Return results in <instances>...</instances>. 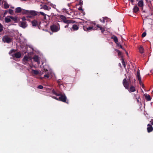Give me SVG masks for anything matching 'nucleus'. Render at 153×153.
I'll return each instance as SVG.
<instances>
[{"mask_svg": "<svg viewBox=\"0 0 153 153\" xmlns=\"http://www.w3.org/2000/svg\"><path fill=\"white\" fill-rule=\"evenodd\" d=\"M52 92L53 94H55L56 96H59L58 98L54 97H53V98L58 100L64 102H66L67 98L65 94L63 95L60 93H58L53 90V91Z\"/></svg>", "mask_w": 153, "mask_h": 153, "instance_id": "1", "label": "nucleus"}, {"mask_svg": "<svg viewBox=\"0 0 153 153\" xmlns=\"http://www.w3.org/2000/svg\"><path fill=\"white\" fill-rule=\"evenodd\" d=\"M12 38L9 37L8 35H5L2 38V41L4 43H10L12 42Z\"/></svg>", "mask_w": 153, "mask_h": 153, "instance_id": "2", "label": "nucleus"}, {"mask_svg": "<svg viewBox=\"0 0 153 153\" xmlns=\"http://www.w3.org/2000/svg\"><path fill=\"white\" fill-rule=\"evenodd\" d=\"M96 25L95 24H93L92 26L87 27L86 26H83V29L85 31H91L92 30H97V29L96 28Z\"/></svg>", "mask_w": 153, "mask_h": 153, "instance_id": "3", "label": "nucleus"}, {"mask_svg": "<svg viewBox=\"0 0 153 153\" xmlns=\"http://www.w3.org/2000/svg\"><path fill=\"white\" fill-rule=\"evenodd\" d=\"M60 18L62 20L63 22L67 24H69L70 23H73L74 22L72 20H67L66 18L63 15L60 16Z\"/></svg>", "mask_w": 153, "mask_h": 153, "instance_id": "4", "label": "nucleus"}, {"mask_svg": "<svg viewBox=\"0 0 153 153\" xmlns=\"http://www.w3.org/2000/svg\"><path fill=\"white\" fill-rule=\"evenodd\" d=\"M12 56L13 57V59L16 60L15 58H19L21 57V54L20 52H17L14 54L12 55Z\"/></svg>", "mask_w": 153, "mask_h": 153, "instance_id": "5", "label": "nucleus"}, {"mask_svg": "<svg viewBox=\"0 0 153 153\" xmlns=\"http://www.w3.org/2000/svg\"><path fill=\"white\" fill-rule=\"evenodd\" d=\"M29 62V56L26 55L23 60V63L25 65H27Z\"/></svg>", "mask_w": 153, "mask_h": 153, "instance_id": "6", "label": "nucleus"}, {"mask_svg": "<svg viewBox=\"0 0 153 153\" xmlns=\"http://www.w3.org/2000/svg\"><path fill=\"white\" fill-rule=\"evenodd\" d=\"M38 12L34 10L29 11V18L32 17L37 15Z\"/></svg>", "mask_w": 153, "mask_h": 153, "instance_id": "7", "label": "nucleus"}, {"mask_svg": "<svg viewBox=\"0 0 153 153\" xmlns=\"http://www.w3.org/2000/svg\"><path fill=\"white\" fill-rule=\"evenodd\" d=\"M51 30L53 32H57L59 30L58 27L55 25H53L51 27Z\"/></svg>", "mask_w": 153, "mask_h": 153, "instance_id": "8", "label": "nucleus"}, {"mask_svg": "<svg viewBox=\"0 0 153 153\" xmlns=\"http://www.w3.org/2000/svg\"><path fill=\"white\" fill-rule=\"evenodd\" d=\"M123 84L124 86L125 87L126 89H127L128 88V84L126 79H124L123 80Z\"/></svg>", "mask_w": 153, "mask_h": 153, "instance_id": "9", "label": "nucleus"}, {"mask_svg": "<svg viewBox=\"0 0 153 153\" xmlns=\"http://www.w3.org/2000/svg\"><path fill=\"white\" fill-rule=\"evenodd\" d=\"M137 78L138 79V80L139 81V83L140 84V85H141L142 81H141V78L140 77V72H139V71H138L137 72Z\"/></svg>", "mask_w": 153, "mask_h": 153, "instance_id": "10", "label": "nucleus"}, {"mask_svg": "<svg viewBox=\"0 0 153 153\" xmlns=\"http://www.w3.org/2000/svg\"><path fill=\"white\" fill-rule=\"evenodd\" d=\"M95 27L96 28H97L96 27L99 28L101 30L102 33L105 30V27H101L100 25H96Z\"/></svg>", "mask_w": 153, "mask_h": 153, "instance_id": "11", "label": "nucleus"}, {"mask_svg": "<svg viewBox=\"0 0 153 153\" xmlns=\"http://www.w3.org/2000/svg\"><path fill=\"white\" fill-rule=\"evenodd\" d=\"M78 29L79 27L76 25H73L71 28V31H74L77 30Z\"/></svg>", "mask_w": 153, "mask_h": 153, "instance_id": "12", "label": "nucleus"}, {"mask_svg": "<svg viewBox=\"0 0 153 153\" xmlns=\"http://www.w3.org/2000/svg\"><path fill=\"white\" fill-rule=\"evenodd\" d=\"M20 26L23 28H25L26 27L27 25L26 24V22H20Z\"/></svg>", "mask_w": 153, "mask_h": 153, "instance_id": "13", "label": "nucleus"}, {"mask_svg": "<svg viewBox=\"0 0 153 153\" xmlns=\"http://www.w3.org/2000/svg\"><path fill=\"white\" fill-rule=\"evenodd\" d=\"M148 127L147 128V131L148 132H150L152 131L153 129V128L152 126L149 124H148L147 125Z\"/></svg>", "mask_w": 153, "mask_h": 153, "instance_id": "14", "label": "nucleus"}, {"mask_svg": "<svg viewBox=\"0 0 153 153\" xmlns=\"http://www.w3.org/2000/svg\"><path fill=\"white\" fill-rule=\"evenodd\" d=\"M22 9L20 7H16L15 9V12L16 13H19L22 12Z\"/></svg>", "mask_w": 153, "mask_h": 153, "instance_id": "15", "label": "nucleus"}, {"mask_svg": "<svg viewBox=\"0 0 153 153\" xmlns=\"http://www.w3.org/2000/svg\"><path fill=\"white\" fill-rule=\"evenodd\" d=\"M8 17H9L12 20H13L15 22H16L17 20L18 17L17 16H8Z\"/></svg>", "mask_w": 153, "mask_h": 153, "instance_id": "16", "label": "nucleus"}, {"mask_svg": "<svg viewBox=\"0 0 153 153\" xmlns=\"http://www.w3.org/2000/svg\"><path fill=\"white\" fill-rule=\"evenodd\" d=\"M136 91V89L133 86H131L129 89L128 90V91L130 92H133Z\"/></svg>", "mask_w": 153, "mask_h": 153, "instance_id": "17", "label": "nucleus"}, {"mask_svg": "<svg viewBox=\"0 0 153 153\" xmlns=\"http://www.w3.org/2000/svg\"><path fill=\"white\" fill-rule=\"evenodd\" d=\"M33 26H36L38 25V22L36 20H34L31 22Z\"/></svg>", "mask_w": 153, "mask_h": 153, "instance_id": "18", "label": "nucleus"}, {"mask_svg": "<svg viewBox=\"0 0 153 153\" xmlns=\"http://www.w3.org/2000/svg\"><path fill=\"white\" fill-rule=\"evenodd\" d=\"M4 8L5 9H7L9 8V4L7 3V2L4 1Z\"/></svg>", "mask_w": 153, "mask_h": 153, "instance_id": "19", "label": "nucleus"}, {"mask_svg": "<svg viewBox=\"0 0 153 153\" xmlns=\"http://www.w3.org/2000/svg\"><path fill=\"white\" fill-rule=\"evenodd\" d=\"M21 12L22 14L23 15L28 14L29 13V10L22 9Z\"/></svg>", "mask_w": 153, "mask_h": 153, "instance_id": "20", "label": "nucleus"}, {"mask_svg": "<svg viewBox=\"0 0 153 153\" xmlns=\"http://www.w3.org/2000/svg\"><path fill=\"white\" fill-rule=\"evenodd\" d=\"M5 22L6 23H8L11 22V19L8 16L5 18Z\"/></svg>", "mask_w": 153, "mask_h": 153, "instance_id": "21", "label": "nucleus"}, {"mask_svg": "<svg viewBox=\"0 0 153 153\" xmlns=\"http://www.w3.org/2000/svg\"><path fill=\"white\" fill-rule=\"evenodd\" d=\"M138 6L140 7H143V1L142 0L139 1L138 2Z\"/></svg>", "mask_w": 153, "mask_h": 153, "instance_id": "22", "label": "nucleus"}, {"mask_svg": "<svg viewBox=\"0 0 153 153\" xmlns=\"http://www.w3.org/2000/svg\"><path fill=\"white\" fill-rule=\"evenodd\" d=\"M139 10V9L137 6H134L133 8V11L135 13H137Z\"/></svg>", "mask_w": 153, "mask_h": 153, "instance_id": "23", "label": "nucleus"}, {"mask_svg": "<svg viewBox=\"0 0 153 153\" xmlns=\"http://www.w3.org/2000/svg\"><path fill=\"white\" fill-rule=\"evenodd\" d=\"M145 97L147 101H150L151 100V98L150 96L148 94H146L145 96Z\"/></svg>", "mask_w": 153, "mask_h": 153, "instance_id": "24", "label": "nucleus"}, {"mask_svg": "<svg viewBox=\"0 0 153 153\" xmlns=\"http://www.w3.org/2000/svg\"><path fill=\"white\" fill-rule=\"evenodd\" d=\"M34 61L39 63V57L37 56H35L33 57Z\"/></svg>", "mask_w": 153, "mask_h": 153, "instance_id": "25", "label": "nucleus"}, {"mask_svg": "<svg viewBox=\"0 0 153 153\" xmlns=\"http://www.w3.org/2000/svg\"><path fill=\"white\" fill-rule=\"evenodd\" d=\"M139 49L140 51V52L141 53H142L143 52L144 49L143 46H140V47L139 48Z\"/></svg>", "mask_w": 153, "mask_h": 153, "instance_id": "26", "label": "nucleus"}, {"mask_svg": "<svg viewBox=\"0 0 153 153\" xmlns=\"http://www.w3.org/2000/svg\"><path fill=\"white\" fill-rule=\"evenodd\" d=\"M114 41L116 43H117L118 42V40L116 36H114L113 38Z\"/></svg>", "mask_w": 153, "mask_h": 153, "instance_id": "27", "label": "nucleus"}, {"mask_svg": "<svg viewBox=\"0 0 153 153\" xmlns=\"http://www.w3.org/2000/svg\"><path fill=\"white\" fill-rule=\"evenodd\" d=\"M32 73L35 74H38V71L37 70H32Z\"/></svg>", "mask_w": 153, "mask_h": 153, "instance_id": "28", "label": "nucleus"}, {"mask_svg": "<svg viewBox=\"0 0 153 153\" xmlns=\"http://www.w3.org/2000/svg\"><path fill=\"white\" fill-rule=\"evenodd\" d=\"M43 8L44 9V10H49V7L47 6L46 5H44V6L43 7Z\"/></svg>", "mask_w": 153, "mask_h": 153, "instance_id": "29", "label": "nucleus"}, {"mask_svg": "<svg viewBox=\"0 0 153 153\" xmlns=\"http://www.w3.org/2000/svg\"><path fill=\"white\" fill-rule=\"evenodd\" d=\"M9 13L10 15H13V11L12 10L10 9L9 10Z\"/></svg>", "mask_w": 153, "mask_h": 153, "instance_id": "30", "label": "nucleus"}, {"mask_svg": "<svg viewBox=\"0 0 153 153\" xmlns=\"http://www.w3.org/2000/svg\"><path fill=\"white\" fill-rule=\"evenodd\" d=\"M16 51V50L14 49L11 50L9 52V54H10L13 52H15Z\"/></svg>", "mask_w": 153, "mask_h": 153, "instance_id": "31", "label": "nucleus"}, {"mask_svg": "<svg viewBox=\"0 0 153 153\" xmlns=\"http://www.w3.org/2000/svg\"><path fill=\"white\" fill-rule=\"evenodd\" d=\"M3 27L2 25L0 23V32H1L3 30Z\"/></svg>", "mask_w": 153, "mask_h": 153, "instance_id": "32", "label": "nucleus"}, {"mask_svg": "<svg viewBox=\"0 0 153 153\" xmlns=\"http://www.w3.org/2000/svg\"><path fill=\"white\" fill-rule=\"evenodd\" d=\"M29 17V16L28 15L27 16V19H26L25 17H23L22 18V21H24L25 20H28V17Z\"/></svg>", "mask_w": 153, "mask_h": 153, "instance_id": "33", "label": "nucleus"}, {"mask_svg": "<svg viewBox=\"0 0 153 153\" xmlns=\"http://www.w3.org/2000/svg\"><path fill=\"white\" fill-rule=\"evenodd\" d=\"M50 77V74L49 72L47 74H46L44 75V77H46L47 78H48Z\"/></svg>", "mask_w": 153, "mask_h": 153, "instance_id": "34", "label": "nucleus"}, {"mask_svg": "<svg viewBox=\"0 0 153 153\" xmlns=\"http://www.w3.org/2000/svg\"><path fill=\"white\" fill-rule=\"evenodd\" d=\"M134 97L136 99H139V96L138 94H136L135 95Z\"/></svg>", "mask_w": 153, "mask_h": 153, "instance_id": "35", "label": "nucleus"}, {"mask_svg": "<svg viewBox=\"0 0 153 153\" xmlns=\"http://www.w3.org/2000/svg\"><path fill=\"white\" fill-rule=\"evenodd\" d=\"M146 33L145 32L143 33L142 34V37H145L146 35Z\"/></svg>", "mask_w": 153, "mask_h": 153, "instance_id": "36", "label": "nucleus"}, {"mask_svg": "<svg viewBox=\"0 0 153 153\" xmlns=\"http://www.w3.org/2000/svg\"><path fill=\"white\" fill-rule=\"evenodd\" d=\"M122 63L124 67V68H125L126 66V64L123 60H122Z\"/></svg>", "mask_w": 153, "mask_h": 153, "instance_id": "37", "label": "nucleus"}, {"mask_svg": "<svg viewBox=\"0 0 153 153\" xmlns=\"http://www.w3.org/2000/svg\"><path fill=\"white\" fill-rule=\"evenodd\" d=\"M40 13L41 14V15L44 16L45 18V17L46 14L44 13L43 12H40Z\"/></svg>", "mask_w": 153, "mask_h": 153, "instance_id": "38", "label": "nucleus"}, {"mask_svg": "<svg viewBox=\"0 0 153 153\" xmlns=\"http://www.w3.org/2000/svg\"><path fill=\"white\" fill-rule=\"evenodd\" d=\"M38 88L40 89H42L43 88V87L42 85H40L38 86Z\"/></svg>", "mask_w": 153, "mask_h": 153, "instance_id": "39", "label": "nucleus"}, {"mask_svg": "<svg viewBox=\"0 0 153 153\" xmlns=\"http://www.w3.org/2000/svg\"><path fill=\"white\" fill-rule=\"evenodd\" d=\"M102 19H103L102 20L101 19H100V21H101V22H102L103 23H104L105 22V21L104 20L105 18H103Z\"/></svg>", "mask_w": 153, "mask_h": 153, "instance_id": "40", "label": "nucleus"}, {"mask_svg": "<svg viewBox=\"0 0 153 153\" xmlns=\"http://www.w3.org/2000/svg\"><path fill=\"white\" fill-rule=\"evenodd\" d=\"M7 12H8V11L7 10H5V12H4V16H5L7 14Z\"/></svg>", "mask_w": 153, "mask_h": 153, "instance_id": "41", "label": "nucleus"}, {"mask_svg": "<svg viewBox=\"0 0 153 153\" xmlns=\"http://www.w3.org/2000/svg\"><path fill=\"white\" fill-rule=\"evenodd\" d=\"M150 122L152 124V125H153V119H152L151 120Z\"/></svg>", "mask_w": 153, "mask_h": 153, "instance_id": "42", "label": "nucleus"}, {"mask_svg": "<svg viewBox=\"0 0 153 153\" xmlns=\"http://www.w3.org/2000/svg\"><path fill=\"white\" fill-rule=\"evenodd\" d=\"M118 51V55H120L121 53V52H120V51Z\"/></svg>", "mask_w": 153, "mask_h": 153, "instance_id": "43", "label": "nucleus"}, {"mask_svg": "<svg viewBox=\"0 0 153 153\" xmlns=\"http://www.w3.org/2000/svg\"><path fill=\"white\" fill-rule=\"evenodd\" d=\"M120 47L122 49H123L124 50V49L123 48L122 46L121 45H120Z\"/></svg>", "mask_w": 153, "mask_h": 153, "instance_id": "44", "label": "nucleus"}, {"mask_svg": "<svg viewBox=\"0 0 153 153\" xmlns=\"http://www.w3.org/2000/svg\"><path fill=\"white\" fill-rule=\"evenodd\" d=\"M134 0H130V1L131 2L133 3L134 1Z\"/></svg>", "mask_w": 153, "mask_h": 153, "instance_id": "45", "label": "nucleus"}, {"mask_svg": "<svg viewBox=\"0 0 153 153\" xmlns=\"http://www.w3.org/2000/svg\"><path fill=\"white\" fill-rule=\"evenodd\" d=\"M68 27V26L67 25L65 26V28H66Z\"/></svg>", "mask_w": 153, "mask_h": 153, "instance_id": "46", "label": "nucleus"}, {"mask_svg": "<svg viewBox=\"0 0 153 153\" xmlns=\"http://www.w3.org/2000/svg\"><path fill=\"white\" fill-rule=\"evenodd\" d=\"M137 99V101L138 102H139V100H138V99Z\"/></svg>", "mask_w": 153, "mask_h": 153, "instance_id": "47", "label": "nucleus"}, {"mask_svg": "<svg viewBox=\"0 0 153 153\" xmlns=\"http://www.w3.org/2000/svg\"><path fill=\"white\" fill-rule=\"evenodd\" d=\"M29 55V53H27V55Z\"/></svg>", "mask_w": 153, "mask_h": 153, "instance_id": "48", "label": "nucleus"}, {"mask_svg": "<svg viewBox=\"0 0 153 153\" xmlns=\"http://www.w3.org/2000/svg\"><path fill=\"white\" fill-rule=\"evenodd\" d=\"M29 59H30V57H29Z\"/></svg>", "mask_w": 153, "mask_h": 153, "instance_id": "49", "label": "nucleus"}, {"mask_svg": "<svg viewBox=\"0 0 153 153\" xmlns=\"http://www.w3.org/2000/svg\"><path fill=\"white\" fill-rule=\"evenodd\" d=\"M126 53H127V54H128V53H127V52H126Z\"/></svg>", "mask_w": 153, "mask_h": 153, "instance_id": "50", "label": "nucleus"}, {"mask_svg": "<svg viewBox=\"0 0 153 153\" xmlns=\"http://www.w3.org/2000/svg\"><path fill=\"white\" fill-rule=\"evenodd\" d=\"M41 79H42V77H41Z\"/></svg>", "mask_w": 153, "mask_h": 153, "instance_id": "51", "label": "nucleus"}]
</instances>
